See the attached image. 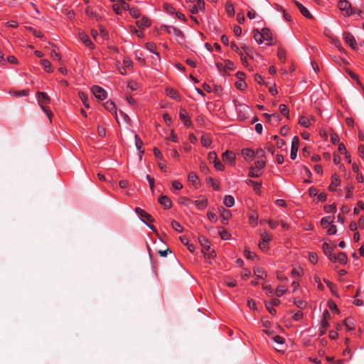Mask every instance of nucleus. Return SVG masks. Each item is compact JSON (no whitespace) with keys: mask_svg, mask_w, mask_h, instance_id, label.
Returning a JSON list of instances; mask_svg holds the SVG:
<instances>
[{"mask_svg":"<svg viewBox=\"0 0 364 364\" xmlns=\"http://www.w3.org/2000/svg\"><path fill=\"white\" fill-rule=\"evenodd\" d=\"M37 97L40 107L48 117L50 120H51L52 112L44 106V105L50 102V97L46 92H38Z\"/></svg>","mask_w":364,"mask_h":364,"instance_id":"1","label":"nucleus"},{"mask_svg":"<svg viewBox=\"0 0 364 364\" xmlns=\"http://www.w3.org/2000/svg\"><path fill=\"white\" fill-rule=\"evenodd\" d=\"M162 29L169 34L174 35L176 37L177 41L179 43H182L184 39L183 34L181 31L173 26H163Z\"/></svg>","mask_w":364,"mask_h":364,"instance_id":"2","label":"nucleus"},{"mask_svg":"<svg viewBox=\"0 0 364 364\" xmlns=\"http://www.w3.org/2000/svg\"><path fill=\"white\" fill-rule=\"evenodd\" d=\"M338 8L340 11L345 12L344 15L346 16H350L353 14V7L347 0H339Z\"/></svg>","mask_w":364,"mask_h":364,"instance_id":"3","label":"nucleus"},{"mask_svg":"<svg viewBox=\"0 0 364 364\" xmlns=\"http://www.w3.org/2000/svg\"><path fill=\"white\" fill-rule=\"evenodd\" d=\"M91 90L94 96L100 100H104L107 97V92L98 85L92 86Z\"/></svg>","mask_w":364,"mask_h":364,"instance_id":"4","label":"nucleus"},{"mask_svg":"<svg viewBox=\"0 0 364 364\" xmlns=\"http://www.w3.org/2000/svg\"><path fill=\"white\" fill-rule=\"evenodd\" d=\"M299 139L298 136H295L292 139L290 154V157L292 160H294L296 158V154L299 149Z\"/></svg>","mask_w":364,"mask_h":364,"instance_id":"5","label":"nucleus"},{"mask_svg":"<svg viewBox=\"0 0 364 364\" xmlns=\"http://www.w3.org/2000/svg\"><path fill=\"white\" fill-rule=\"evenodd\" d=\"M343 38L346 43L349 44V46L353 50H358V47L356 46V41L354 36L349 32L343 33Z\"/></svg>","mask_w":364,"mask_h":364,"instance_id":"6","label":"nucleus"},{"mask_svg":"<svg viewBox=\"0 0 364 364\" xmlns=\"http://www.w3.org/2000/svg\"><path fill=\"white\" fill-rule=\"evenodd\" d=\"M323 250L325 255L328 257V259L331 261L333 262H336V257L333 252V248L328 243L325 242L323 244Z\"/></svg>","mask_w":364,"mask_h":364,"instance_id":"7","label":"nucleus"},{"mask_svg":"<svg viewBox=\"0 0 364 364\" xmlns=\"http://www.w3.org/2000/svg\"><path fill=\"white\" fill-rule=\"evenodd\" d=\"M135 212L138 214L141 219H145L147 222L153 223L154 221L153 217L146 213L145 210L141 209L140 208H136Z\"/></svg>","mask_w":364,"mask_h":364,"instance_id":"8","label":"nucleus"},{"mask_svg":"<svg viewBox=\"0 0 364 364\" xmlns=\"http://www.w3.org/2000/svg\"><path fill=\"white\" fill-rule=\"evenodd\" d=\"M179 117L186 127H189L192 125V122L189 119L188 113L185 109H181L179 112Z\"/></svg>","mask_w":364,"mask_h":364,"instance_id":"9","label":"nucleus"},{"mask_svg":"<svg viewBox=\"0 0 364 364\" xmlns=\"http://www.w3.org/2000/svg\"><path fill=\"white\" fill-rule=\"evenodd\" d=\"M104 107L107 111H109V112H111L112 114H114L115 116V119H116L117 123L119 124V119L117 117V109H116L115 105L111 101H107L104 104Z\"/></svg>","mask_w":364,"mask_h":364,"instance_id":"10","label":"nucleus"},{"mask_svg":"<svg viewBox=\"0 0 364 364\" xmlns=\"http://www.w3.org/2000/svg\"><path fill=\"white\" fill-rule=\"evenodd\" d=\"M294 4L299 9L300 12L302 14L303 16L308 18L314 19V16L311 14L309 10L306 7H304L301 3H299L297 1H294Z\"/></svg>","mask_w":364,"mask_h":364,"instance_id":"11","label":"nucleus"},{"mask_svg":"<svg viewBox=\"0 0 364 364\" xmlns=\"http://www.w3.org/2000/svg\"><path fill=\"white\" fill-rule=\"evenodd\" d=\"M261 36L262 38L264 41H267L269 43H267V45H272V36H271V31L269 28H264L261 31Z\"/></svg>","mask_w":364,"mask_h":364,"instance_id":"12","label":"nucleus"},{"mask_svg":"<svg viewBox=\"0 0 364 364\" xmlns=\"http://www.w3.org/2000/svg\"><path fill=\"white\" fill-rule=\"evenodd\" d=\"M205 9V2L203 0H198L197 4H194L190 9L192 14H197L199 10Z\"/></svg>","mask_w":364,"mask_h":364,"instance_id":"13","label":"nucleus"},{"mask_svg":"<svg viewBox=\"0 0 364 364\" xmlns=\"http://www.w3.org/2000/svg\"><path fill=\"white\" fill-rule=\"evenodd\" d=\"M159 202L165 209H169L172 205L171 200L166 196H161Z\"/></svg>","mask_w":364,"mask_h":364,"instance_id":"14","label":"nucleus"},{"mask_svg":"<svg viewBox=\"0 0 364 364\" xmlns=\"http://www.w3.org/2000/svg\"><path fill=\"white\" fill-rule=\"evenodd\" d=\"M222 158L224 161L232 164L235 159V156L232 151L228 150L223 154Z\"/></svg>","mask_w":364,"mask_h":364,"instance_id":"15","label":"nucleus"},{"mask_svg":"<svg viewBox=\"0 0 364 364\" xmlns=\"http://www.w3.org/2000/svg\"><path fill=\"white\" fill-rule=\"evenodd\" d=\"M79 38L83 42V43L90 48L91 49L94 48V44L92 43L89 37L84 33H79Z\"/></svg>","mask_w":364,"mask_h":364,"instance_id":"16","label":"nucleus"},{"mask_svg":"<svg viewBox=\"0 0 364 364\" xmlns=\"http://www.w3.org/2000/svg\"><path fill=\"white\" fill-rule=\"evenodd\" d=\"M219 210H220V216H221L222 220H223V223L224 224H226L227 221L229 220V218L231 216L230 211L227 210V209H225V208H220Z\"/></svg>","mask_w":364,"mask_h":364,"instance_id":"17","label":"nucleus"},{"mask_svg":"<svg viewBox=\"0 0 364 364\" xmlns=\"http://www.w3.org/2000/svg\"><path fill=\"white\" fill-rule=\"evenodd\" d=\"M136 24L139 28L149 27L151 25V21L147 17L143 16L140 20L136 21Z\"/></svg>","mask_w":364,"mask_h":364,"instance_id":"18","label":"nucleus"},{"mask_svg":"<svg viewBox=\"0 0 364 364\" xmlns=\"http://www.w3.org/2000/svg\"><path fill=\"white\" fill-rule=\"evenodd\" d=\"M340 184V179L336 174L332 176V181L328 188L331 191H334L337 186Z\"/></svg>","mask_w":364,"mask_h":364,"instance_id":"19","label":"nucleus"},{"mask_svg":"<svg viewBox=\"0 0 364 364\" xmlns=\"http://www.w3.org/2000/svg\"><path fill=\"white\" fill-rule=\"evenodd\" d=\"M135 139V145L137 149L139 151V159L141 160L142 154H144V150H141V146L143 145V142L138 135L134 136Z\"/></svg>","mask_w":364,"mask_h":364,"instance_id":"20","label":"nucleus"},{"mask_svg":"<svg viewBox=\"0 0 364 364\" xmlns=\"http://www.w3.org/2000/svg\"><path fill=\"white\" fill-rule=\"evenodd\" d=\"M333 220L334 217H324L321 220V225L323 228H326L329 225H331L333 222Z\"/></svg>","mask_w":364,"mask_h":364,"instance_id":"21","label":"nucleus"},{"mask_svg":"<svg viewBox=\"0 0 364 364\" xmlns=\"http://www.w3.org/2000/svg\"><path fill=\"white\" fill-rule=\"evenodd\" d=\"M223 203L228 208L232 207L235 204V199L232 196H225L223 200Z\"/></svg>","mask_w":364,"mask_h":364,"instance_id":"22","label":"nucleus"},{"mask_svg":"<svg viewBox=\"0 0 364 364\" xmlns=\"http://www.w3.org/2000/svg\"><path fill=\"white\" fill-rule=\"evenodd\" d=\"M192 203H194L199 210H203L207 206L208 200L206 198H203L202 200H195Z\"/></svg>","mask_w":364,"mask_h":364,"instance_id":"23","label":"nucleus"},{"mask_svg":"<svg viewBox=\"0 0 364 364\" xmlns=\"http://www.w3.org/2000/svg\"><path fill=\"white\" fill-rule=\"evenodd\" d=\"M198 240H199V242L200 243L201 246L205 250H210V242L207 238H205L203 236H199Z\"/></svg>","mask_w":364,"mask_h":364,"instance_id":"24","label":"nucleus"},{"mask_svg":"<svg viewBox=\"0 0 364 364\" xmlns=\"http://www.w3.org/2000/svg\"><path fill=\"white\" fill-rule=\"evenodd\" d=\"M166 95L173 98V99H178L179 97V94L178 92L175 90L173 88H171V87H168L166 88Z\"/></svg>","mask_w":364,"mask_h":364,"instance_id":"25","label":"nucleus"},{"mask_svg":"<svg viewBox=\"0 0 364 364\" xmlns=\"http://www.w3.org/2000/svg\"><path fill=\"white\" fill-rule=\"evenodd\" d=\"M247 184L249 185V186H252V187H253L254 190L258 193L260 190V188L262 186V183H258V182H255L252 180H247L246 181Z\"/></svg>","mask_w":364,"mask_h":364,"instance_id":"26","label":"nucleus"},{"mask_svg":"<svg viewBox=\"0 0 364 364\" xmlns=\"http://www.w3.org/2000/svg\"><path fill=\"white\" fill-rule=\"evenodd\" d=\"M324 282L326 284V285L328 286V287L331 289L332 294L336 296H338V293L337 291V289H336V285L332 283L330 281H328L326 279H324L323 280Z\"/></svg>","mask_w":364,"mask_h":364,"instance_id":"27","label":"nucleus"},{"mask_svg":"<svg viewBox=\"0 0 364 364\" xmlns=\"http://www.w3.org/2000/svg\"><path fill=\"white\" fill-rule=\"evenodd\" d=\"M242 154L246 157V159H252L255 156V152L250 149H243L242 150Z\"/></svg>","mask_w":364,"mask_h":364,"instance_id":"28","label":"nucleus"},{"mask_svg":"<svg viewBox=\"0 0 364 364\" xmlns=\"http://www.w3.org/2000/svg\"><path fill=\"white\" fill-rule=\"evenodd\" d=\"M41 65L43 66L46 71L50 73L53 71L51 63L46 59L41 60Z\"/></svg>","mask_w":364,"mask_h":364,"instance_id":"29","label":"nucleus"},{"mask_svg":"<svg viewBox=\"0 0 364 364\" xmlns=\"http://www.w3.org/2000/svg\"><path fill=\"white\" fill-rule=\"evenodd\" d=\"M336 257V261H338L340 263L345 264L347 262V256L344 252H339Z\"/></svg>","mask_w":364,"mask_h":364,"instance_id":"30","label":"nucleus"},{"mask_svg":"<svg viewBox=\"0 0 364 364\" xmlns=\"http://www.w3.org/2000/svg\"><path fill=\"white\" fill-rule=\"evenodd\" d=\"M78 95H79L80 99L83 102L85 107L86 108H89L90 105H89L88 102H87L88 101L87 96L84 92H80L78 93Z\"/></svg>","mask_w":364,"mask_h":364,"instance_id":"31","label":"nucleus"},{"mask_svg":"<svg viewBox=\"0 0 364 364\" xmlns=\"http://www.w3.org/2000/svg\"><path fill=\"white\" fill-rule=\"evenodd\" d=\"M294 303L298 308L300 309H304L307 306V303L301 299H295Z\"/></svg>","mask_w":364,"mask_h":364,"instance_id":"32","label":"nucleus"},{"mask_svg":"<svg viewBox=\"0 0 364 364\" xmlns=\"http://www.w3.org/2000/svg\"><path fill=\"white\" fill-rule=\"evenodd\" d=\"M10 93L14 97H24L28 95V91L26 90H23L21 91H13Z\"/></svg>","mask_w":364,"mask_h":364,"instance_id":"33","label":"nucleus"},{"mask_svg":"<svg viewBox=\"0 0 364 364\" xmlns=\"http://www.w3.org/2000/svg\"><path fill=\"white\" fill-rule=\"evenodd\" d=\"M299 124L304 127H309L310 126L309 119L304 116H302L299 118Z\"/></svg>","mask_w":364,"mask_h":364,"instance_id":"34","label":"nucleus"},{"mask_svg":"<svg viewBox=\"0 0 364 364\" xmlns=\"http://www.w3.org/2000/svg\"><path fill=\"white\" fill-rule=\"evenodd\" d=\"M254 38L259 43L261 44L263 42L262 38L261 33L257 29H254Z\"/></svg>","mask_w":364,"mask_h":364,"instance_id":"35","label":"nucleus"},{"mask_svg":"<svg viewBox=\"0 0 364 364\" xmlns=\"http://www.w3.org/2000/svg\"><path fill=\"white\" fill-rule=\"evenodd\" d=\"M279 111L284 116H285L287 118L289 117V109L285 105L282 104L279 105Z\"/></svg>","mask_w":364,"mask_h":364,"instance_id":"36","label":"nucleus"},{"mask_svg":"<svg viewBox=\"0 0 364 364\" xmlns=\"http://www.w3.org/2000/svg\"><path fill=\"white\" fill-rule=\"evenodd\" d=\"M188 181L191 183H192L193 185L197 184L198 176H196V174L195 173H193V172L190 173L188 174Z\"/></svg>","mask_w":364,"mask_h":364,"instance_id":"37","label":"nucleus"},{"mask_svg":"<svg viewBox=\"0 0 364 364\" xmlns=\"http://www.w3.org/2000/svg\"><path fill=\"white\" fill-rule=\"evenodd\" d=\"M129 11L130 15L134 18H138L140 16V12L136 8H131Z\"/></svg>","mask_w":364,"mask_h":364,"instance_id":"38","label":"nucleus"},{"mask_svg":"<svg viewBox=\"0 0 364 364\" xmlns=\"http://www.w3.org/2000/svg\"><path fill=\"white\" fill-rule=\"evenodd\" d=\"M171 227L175 230H176L177 232H183V228L181 227V225H180L179 223H178L177 221H172L171 222Z\"/></svg>","mask_w":364,"mask_h":364,"instance_id":"39","label":"nucleus"},{"mask_svg":"<svg viewBox=\"0 0 364 364\" xmlns=\"http://www.w3.org/2000/svg\"><path fill=\"white\" fill-rule=\"evenodd\" d=\"M287 291V289L285 288L284 286H279L276 291H275V294L277 296H281L284 294V293Z\"/></svg>","mask_w":364,"mask_h":364,"instance_id":"40","label":"nucleus"},{"mask_svg":"<svg viewBox=\"0 0 364 364\" xmlns=\"http://www.w3.org/2000/svg\"><path fill=\"white\" fill-rule=\"evenodd\" d=\"M146 48L150 50L151 52L156 54L157 55H159V53L156 52V45L153 43H147L146 44Z\"/></svg>","mask_w":364,"mask_h":364,"instance_id":"41","label":"nucleus"},{"mask_svg":"<svg viewBox=\"0 0 364 364\" xmlns=\"http://www.w3.org/2000/svg\"><path fill=\"white\" fill-rule=\"evenodd\" d=\"M254 272L255 274L257 275V277L259 278H261V279H263V277H262L263 274L267 276L264 270L260 267L255 268Z\"/></svg>","mask_w":364,"mask_h":364,"instance_id":"42","label":"nucleus"},{"mask_svg":"<svg viewBox=\"0 0 364 364\" xmlns=\"http://www.w3.org/2000/svg\"><path fill=\"white\" fill-rule=\"evenodd\" d=\"M208 158L210 163H214L215 161H216L218 159L217 154L215 151L210 152L208 154Z\"/></svg>","mask_w":364,"mask_h":364,"instance_id":"43","label":"nucleus"},{"mask_svg":"<svg viewBox=\"0 0 364 364\" xmlns=\"http://www.w3.org/2000/svg\"><path fill=\"white\" fill-rule=\"evenodd\" d=\"M201 143L204 146L208 147V146H210L211 140L208 137H207L205 136H203L201 137Z\"/></svg>","mask_w":364,"mask_h":364,"instance_id":"44","label":"nucleus"},{"mask_svg":"<svg viewBox=\"0 0 364 364\" xmlns=\"http://www.w3.org/2000/svg\"><path fill=\"white\" fill-rule=\"evenodd\" d=\"M226 12L230 16H233L235 14V9L232 4H228L226 6Z\"/></svg>","mask_w":364,"mask_h":364,"instance_id":"45","label":"nucleus"},{"mask_svg":"<svg viewBox=\"0 0 364 364\" xmlns=\"http://www.w3.org/2000/svg\"><path fill=\"white\" fill-rule=\"evenodd\" d=\"M248 175H249L250 177L257 178V177H259L260 176V173H258L257 171H255V168L254 167H250Z\"/></svg>","mask_w":364,"mask_h":364,"instance_id":"46","label":"nucleus"},{"mask_svg":"<svg viewBox=\"0 0 364 364\" xmlns=\"http://www.w3.org/2000/svg\"><path fill=\"white\" fill-rule=\"evenodd\" d=\"M339 136L334 132H332L331 134V141L333 144H337L339 142Z\"/></svg>","mask_w":364,"mask_h":364,"instance_id":"47","label":"nucleus"},{"mask_svg":"<svg viewBox=\"0 0 364 364\" xmlns=\"http://www.w3.org/2000/svg\"><path fill=\"white\" fill-rule=\"evenodd\" d=\"M220 236L223 240H228L230 237V234L225 230L219 232Z\"/></svg>","mask_w":364,"mask_h":364,"instance_id":"48","label":"nucleus"},{"mask_svg":"<svg viewBox=\"0 0 364 364\" xmlns=\"http://www.w3.org/2000/svg\"><path fill=\"white\" fill-rule=\"evenodd\" d=\"M261 237H262V241H264V242H267L269 241H270L272 239V236L266 231L263 232L261 234Z\"/></svg>","mask_w":364,"mask_h":364,"instance_id":"49","label":"nucleus"},{"mask_svg":"<svg viewBox=\"0 0 364 364\" xmlns=\"http://www.w3.org/2000/svg\"><path fill=\"white\" fill-rule=\"evenodd\" d=\"M309 259L312 264H316L318 262L317 255L314 252L309 253Z\"/></svg>","mask_w":364,"mask_h":364,"instance_id":"50","label":"nucleus"},{"mask_svg":"<svg viewBox=\"0 0 364 364\" xmlns=\"http://www.w3.org/2000/svg\"><path fill=\"white\" fill-rule=\"evenodd\" d=\"M281 120V117L279 116V114L277 112L272 114V124H277L279 122V121Z\"/></svg>","mask_w":364,"mask_h":364,"instance_id":"51","label":"nucleus"},{"mask_svg":"<svg viewBox=\"0 0 364 364\" xmlns=\"http://www.w3.org/2000/svg\"><path fill=\"white\" fill-rule=\"evenodd\" d=\"M277 56L281 61L284 62L285 59V51L279 48L277 52Z\"/></svg>","mask_w":364,"mask_h":364,"instance_id":"52","label":"nucleus"},{"mask_svg":"<svg viewBox=\"0 0 364 364\" xmlns=\"http://www.w3.org/2000/svg\"><path fill=\"white\" fill-rule=\"evenodd\" d=\"M344 324L346 325V328L348 330H353L354 328L353 323L351 321V319L350 318H346L344 321Z\"/></svg>","mask_w":364,"mask_h":364,"instance_id":"53","label":"nucleus"},{"mask_svg":"<svg viewBox=\"0 0 364 364\" xmlns=\"http://www.w3.org/2000/svg\"><path fill=\"white\" fill-rule=\"evenodd\" d=\"M50 57L53 58V60H57L60 62L61 58L59 53L55 52V50H52L50 52Z\"/></svg>","mask_w":364,"mask_h":364,"instance_id":"54","label":"nucleus"},{"mask_svg":"<svg viewBox=\"0 0 364 364\" xmlns=\"http://www.w3.org/2000/svg\"><path fill=\"white\" fill-rule=\"evenodd\" d=\"M338 151L344 155H348V151L346 150L344 144L341 143L338 144Z\"/></svg>","mask_w":364,"mask_h":364,"instance_id":"55","label":"nucleus"},{"mask_svg":"<svg viewBox=\"0 0 364 364\" xmlns=\"http://www.w3.org/2000/svg\"><path fill=\"white\" fill-rule=\"evenodd\" d=\"M208 182L210 184V186L215 190V191H218L220 189V186L218 183H216V182L215 181V180L212 178H208Z\"/></svg>","mask_w":364,"mask_h":364,"instance_id":"56","label":"nucleus"},{"mask_svg":"<svg viewBox=\"0 0 364 364\" xmlns=\"http://www.w3.org/2000/svg\"><path fill=\"white\" fill-rule=\"evenodd\" d=\"M255 166L257 170H260L265 166V161L263 160L257 161L255 163Z\"/></svg>","mask_w":364,"mask_h":364,"instance_id":"57","label":"nucleus"},{"mask_svg":"<svg viewBox=\"0 0 364 364\" xmlns=\"http://www.w3.org/2000/svg\"><path fill=\"white\" fill-rule=\"evenodd\" d=\"M119 5L121 9H123L125 11L129 9V4L127 3H126L124 0H120L119 2Z\"/></svg>","mask_w":364,"mask_h":364,"instance_id":"58","label":"nucleus"},{"mask_svg":"<svg viewBox=\"0 0 364 364\" xmlns=\"http://www.w3.org/2000/svg\"><path fill=\"white\" fill-rule=\"evenodd\" d=\"M213 164H214L215 168L218 171H223L225 168L223 164L218 159L216 161H215Z\"/></svg>","mask_w":364,"mask_h":364,"instance_id":"59","label":"nucleus"},{"mask_svg":"<svg viewBox=\"0 0 364 364\" xmlns=\"http://www.w3.org/2000/svg\"><path fill=\"white\" fill-rule=\"evenodd\" d=\"M324 210L326 213L335 212L336 210L335 205H328L324 207Z\"/></svg>","mask_w":364,"mask_h":364,"instance_id":"60","label":"nucleus"},{"mask_svg":"<svg viewBox=\"0 0 364 364\" xmlns=\"http://www.w3.org/2000/svg\"><path fill=\"white\" fill-rule=\"evenodd\" d=\"M235 86L238 90H242L246 87V84L243 80H239L235 82Z\"/></svg>","mask_w":364,"mask_h":364,"instance_id":"61","label":"nucleus"},{"mask_svg":"<svg viewBox=\"0 0 364 364\" xmlns=\"http://www.w3.org/2000/svg\"><path fill=\"white\" fill-rule=\"evenodd\" d=\"M179 202L180 203L185 205H188L191 203H192V201L186 197H181L179 199Z\"/></svg>","mask_w":364,"mask_h":364,"instance_id":"62","label":"nucleus"},{"mask_svg":"<svg viewBox=\"0 0 364 364\" xmlns=\"http://www.w3.org/2000/svg\"><path fill=\"white\" fill-rule=\"evenodd\" d=\"M274 342H276L278 344L283 345L284 343V338L279 336H275L272 338Z\"/></svg>","mask_w":364,"mask_h":364,"instance_id":"63","label":"nucleus"},{"mask_svg":"<svg viewBox=\"0 0 364 364\" xmlns=\"http://www.w3.org/2000/svg\"><path fill=\"white\" fill-rule=\"evenodd\" d=\"M97 134L100 136L101 137H104L106 134V130H105V128L101 127V126H98L97 127Z\"/></svg>","mask_w":364,"mask_h":364,"instance_id":"64","label":"nucleus"}]
</instances>
